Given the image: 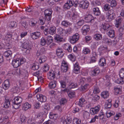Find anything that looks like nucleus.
<instances>
[{
  "label": "nucleus",
  "mask_w": 124,
  "mask_h": 124,
  "mask_svg": "<svg viewBox=\"0 0 124 124\" xmlns=\"http://www.w3.org/2000/svg\"><path fill=\"white\" fill-rule=\"evenodd\" d=\"M22 98L20 97L17 96L15 97L11 101L13 107L16 109H18L20 106V103L23 101Z\"/></svg>",
  "instance_id": "1"
},
{
  "label": "nucleus",
  "mask_w": 124,
  "mask_h": 124,
  "mask_svg": "<svg viewBox=\"0 0 124 124\" xmlns=\"http://www.w3.org/2000/svg\"><path fill=\"white\" fill-rule=\"evenodd\" d=\"M26 59L23 58H17L16 59L13 60L12 64L15 68H16L22 64L24 63Z\"/></svg>",
  "instance_id": "2"
},
{
  "label": "nucleus",
  "mask_w": 124,
  "mask_h": 124,
  "mask_svg": "<svg viewBox=\"0 0 124 124\" xmlns=\"http://www.w3.org/2000/svg\"><path fill=\"white\" fill-rule=\"evenodd\" d=\"M89 5V2L87 0L81 1L79 4V7L84 9H87Z\"/></svg>",
  "instance_id": "3"
},
{
  "label": "nucleus",
  "mask_w": 124,
  "mask_h": 124,
  "mask_svg": "<svg viewBox=\"0 0 124 124\" xmlns=\"http://www.w3.org/2000/svg\"><path fill=\"white\" fill-rule=\"evenodd\" d=\"M79 38V36L78 33H76L74 35L70 38V42L71 43L73 44L77 41Z\"/></svg>",
  "instance_id": "4"
},
{
  "label": "nucleus",
  "mask_w": 124,
  "mask_h": 124,
  "mask_svg": "<svg viewBox=\"0 0 124 124\" xmlns=\"http://www.w3.org/2000/svg\"><path fill=\"white\" fill-rule=\"evenodd\" d=\"M64 53L63 49L61 47H58L56 50V54L59 58H61L64 55Z\"/></svg>",
  "instance_id": "5"
},
{
  "label": "nucleus",
  "mask_w": 124,
  "mask_h": 124,
  "mask_svg": "<svg viewBox=\"0 0 124 124\" xmlns=\"http://www.w3.org/2000/svg\"><path fill=\"white\" fill-rule=\"evenodd\" d=\"M23 47L25 49H26L25 52L26 53H28L30 51V49H31L29 42L27 40L24 42L23 45Z\"/></svg>",
  "instance_id": "6"
},
{
  "label": "nucleus",
  "mask_w": 124,
  "mask_h": 124,
  "mask_svg": "<svg viewBox=\"0 0 124 124\" xmlns=\"http://www.w3.org/2000/svg\"><path fill=\"white\" fill-rule=\"evenodd\" d=\"M90 30V26L89 25H84L82 27V33L84 35H86L87 33Z\"/></svg>",
  "instance_id": "7"
},
{
  "label": "nucleus",
  "mask_w": 124,
  "mask_h": 124,
  "mask_svg": "<svg viewBox=\"0 0 124 124\" xmlns=\"http://www.w3.org/2000/svg\"><path fill=\"white\" fill-rule=\"evenodd\" d=\"M36 96L38 100L41 102H45L46 101V96L42 94H38Z\"/></svg>",
  "instance_id": "8"
},
{
  "label": "nucleus",
  "mask_w": 124,
  "mask_h": 124,
  "mask_svg": "<svg viewBox=\"0 0 124 124\" xmlns=\"http://www.w3.org/2000/svg\"><path fill=\"white\" fill-rule=\"evenodd\" d=\"M100 109V106L98 105L94 108H92L90 110V112L92 115H94L98 113Z\"/></svg>",
  "instance_id": "9"
},
{
  "label": "nucleus",
  "mask_w": 124,
  "mask_h": 124,
  "mask_svg": "<svg viewBox=\"0 0 124 124\" xmlns=\"http://www.w3.org/2000/svg\"><path fill=\"white\" fill-rule=\"evenodd\" d=\"M61 70L63 72H66L68 69V67L67 63L65 62H62L61 66Z\"/></svg>",
  "instance_id": "10"
},
{
  "label": "nucleus",
  "mask_w": 124,
  "mask_h": 124,
  "mask_svg": "<svg viewBox=\"0 0 124 124\" xmlns=\"http://www.w3.org/2000/svg\"><path fill=\"white\" fill-rule=\"evenodd\" d=\"M40 33L39 32L36 31L31 33V35L32 39H37L40 36Z\"/></svg>",
  "instance_id": "11"
},
{
  "label": "nucleus",
  "mask_w": 124,
  "mask_h": 124,
  "mask_svg": "<svg viewBox=\"0 0 124 124\" xmlns=\"http://www.w3.org/2000/svg\"><path fill=\"white\" fill-rule=\"evenodd\" d=\"M77 86L76 84H75L73 83H71L68 86L67 88H65L63 90L64 92H69V89H70L72 88H74L76 87Z\"/></svg>",
  "instance_id": "12"
},
{
  "label": "nucleus",
  "mask_w": 124,
  "mask_h": 124,
  "mask_svg": "<svg viewBox=\"0 0 124 124\" xmlns=\"http://www.w3.org/2000/svg\"><path fill=\"white\" fill-rule=\"evenodd\" d=\"M100 72V70L98 68H95L94 70H92L91 73L92 76H95L98 75Z\"/></svg>",
  "instance_id": "13"
},
{
  "label": "nucleus",
  "mask_w": 124,
  "mask_h": 124,
  "mask_svg": "<svg viewBox=\"0 0 124 124\" xmlns=\"http://www.w3.org/2000/svg\"><path fill=\"white\" fill-rule=\"evenodd\" d=\"M10 85L9 80L8 79L5 80L2 84L3 87L5 89H8Z\"/></svg>",
  "instance_id": "14"
},
{
  "label": "nucleus",
  "mask_w": 124,
  "mask_h": 124,
  "mask_svg": "<svg viewBox=\"0 0 124 124\" xmlns=\"http://www.w3.org/2000/svg\"><path fill=\"white\" fill-rule=\"evenodd\" d=\"M54 40L57 42L59 43L62 41L64 39L62 36L56 34L55 35Z\"/></svg>",
  "instance_id": "15"
},
{
  "label": "nucleus",
  "mask_w": 124,
  "mask_h": 124,
  "mask_svg": "<svg viewBox=\"0 0 124 124\" xmlns=\"http://www.w3.org/2000/svg\"><path fill=\"white\" fill-rule=\"evenodd\" d=\"M55 74L53 71L49 72L48 74V78L50 79H53L55 78Z\"/></svg>",
  "instance_id": "16"
},
{
  "label": "nucleus",
  "mask_w": 124,
  "mask_h": 124,
  "mask_svg": "<svg viewBox=\"0 0 124 124\" xmlns=\"http://www.w3.org/2000/svg\"><path fill=\"white\" fill-rule=\"evenodd\" d=\"M99 64L101 66L103 67L105 66L106 64L105 59L104 58H101L99 60Z\"/></svg>",
  "instance_id": "17"
},
{
  "label": "nucleus",
  "mask_w": 124,
  "mask_h": 124,
  "mask_svg": "<svg viewBox=\"0 0 124 124\" xmlns=\"http://www.w3.org/2000/svg\"><path fill=\"white\" fill-rule=\"evenodd\" d=\"M9 100L5 99V102L3 104L4 107L6 108H8L10 106V102H11L12 100L10 101Z\"/></svg>",
  "instance_id": "18"
},
{
  "label": "nucleus",
  "mask_w": 124,
  "mask_h": 124,
  "mask_svg": "<svg viewBox=\"0 0 124 124\" xmlns=\"http://www.w3.org/2000/svg\"><path fill=\"white\" fill-rule=\"evenodd\" d=\"M56 28L55 27H51L49 29L48 32L49 34L53 35L56 33Z\"/></svg>",
  "instance_id": "19"
},
{
  "label": "nucleus",
  "mask_w": 124,
  "mask_h": 124,
  "mask_svg": "<svg viewBox=\"0 0 124 124\" xmlns=\"http://www.w3.org/2000/svg\"><path fill=\"white\" fill-rule=\"evenodd\" d=\"M46 38L47 45L50 44L53 41V38L51 36H47L46 37Z\"/></svg>",
  "instance_id": "20"
},
{
  "label": "nucleus",
  "mask_w": 124,
  "mask_h": 124,
  "mask_svg": "<svg viewBox=\"0 0 124 124\" xmlns=\"http://www.w3.org/2000/svg\"><path fill=\"white\" fill-rule=\"evenodd\" d=\"M31 107V105L28 103L27 102L23 104L22 108L23 109L26 110L30 108Z\"/></svg>",
  "instance_id": "21"
},
{
  "label": "nucleus",
  "mask_w": 124,
  "mask_h": 124,
  "mask_svg": "<svg viewBox=\"0 0 124 124\" xmlns=\"http://www.w3.org/2000/svg\"><path fill=\"white\" fill-rule=\"evenodd\" d=\"M69 82V81L68 80V78H65V81L62 80L60 82L61 87L62 88H65L66 86L65 82Z\"/></svg>",
  "instance_id": "22"
},
{
  "label": "nucleus",
  "mask_w": 124,
  "mask_h": 124,
  "mask_svg": "<svg viewBox=\"0 0 124 124\" xmlns=\"http://www.w3.org/2000/svg\"><path fill=\"white\" fill-rule=\"evenodd\" d=\"M93 38L96 40L99 41L102 39V35L101 34H96L94 35Z\"/></svg>",
  "instance_id": "23"
},
{
  "label": "nucleus",
  "mask_w": 124,
  "mask_h": 124,
  "mask_svg": "<svg viewBox=\"0 0 124 124\" xmlns=\"http://www.w3.org/2000/svg\"><path fill=\"white\" fill-rule=\"evenodd\" d=\"M79 67L78 66V63H76L74 65V72L75 73H78V72H79Z\"/></svg>",
  "instance_id": "24"
},
{
  "label": "nucleus",
  "mask_w": 124,
  "mask_h": 124,
  "mask_svg": "<svg viewBox=\"0 0 124 124\" xmlns=\"http://www.w3.org/2000/svg\"><path fill=\"white\" fill-rule=\"evenodd\" d=\"M56 81H54L50 82L49 84V86L50 88L51 89L54 88L56 86Z\"/></svg>",
  "instance_id": "25"
},
{
  "label": "nucleus",
  "mask_w": 124,
  "mask_h": 124,
  "mask_svg": "<svg viewBox=\"0 0 124 124\" xmlns=\"http://www.w3.org/2000/svg\"><path fill=\"white\" fill-rule=\"evenodd\" d=\"M85 99L83 98H81L79 99V102L78 103V104L81 107H83L84 105V102H85Z\"/></svg>",
  "instance_id": "26"
},
{
  "label": "nucleus",
  "mask_w": 124,
  "mask_h": 124,
  "mask_svg": "<svg viewBox=\"0 0 124 124\" xmlns=\"http://www.w3.org/2000/svg\"><path fill=\"white\" fill-rule=\"evenodd\" d=\"M109 93L107 91L103 92L101 93V96L104 99H106L108 97Z\"/></svg>",
  "instance_id": "27"
},
{
  "label": "nucleus",
  "mask_w": 124,
  "mask_h": 124,
  "mask_svg": "<svg viewBox=\"0 0 124 124\" xmlns=\"http://www.w3.org/2000/svg\"><path fill=\"white\" fill-rule=\"evenodd\" d=\"M110 28V25L108 24H102L101 25V28L103 29L105 31H108Z\"/></svg>",
  "instance_id": "28"
},
{
  "label": "nucleus",
  "mask_w": 124,
  "mask_h": 124,
  "mask_svg": "<svg viewBox=\"0 0 124 124\" xmlns=\"http://www.w3.org/2000/svg\"><path fill=\"white\" fill-rule=\"evenodd\" d=\"M58 117L57 115L56 114H53L52 113H50L49 114V118L54 120H55Z\"/></svg>",
  "instance_id": "29"
},
{
  "label": "nucleus",
  "mask_w": 124,
  "mask_h": 124,
  "mask_svg": "<svg viewBox=\"0 0 124 124\" xmlns=\"http://www.w3.org/2000/svg\"><path fill=\"white\" fill-rule=\"evenodd\" d=\"M52 10L51 9H48L45 10L44 12L45 15L52 16Z\"/></svg>",
  "instance_id": "30"
},
{
  "label": "nucleus",
  "mask_w": 124,
  "mask_h": 124,
  "mask_svg": "<svg viewBox=\"0 0 124 124\" xmlns=\"http://www.w3.org/2000/svg\"><path fill=\"white\" fill-rule=\"evenodd\" d=\"M12 55V52L10 50H8L5 51L4 53V56L6 57H8L11 56Z\"/></svg>",
  "instance_id": "31"
},
{
  "label": "nucleus",
  "mask_w": 124,
  "mask_h": 124,
  "mask_svg": "<svg viewBox=\"0 0 124 124\" xmlns=\"http://www.w3.org/2000/svg\"><path fill=\"white\" fill-rule=\"evenodd\" d=\"M114 94L116 95H117L121 93V90L120 88L114 87Z\"/></svg>",
  "instance_id": "32"
},
{
  "label": "nucleus",
  "mask_w": 124,
  "mask_h": 124,
  "mask_svg": "<svg viewBox=\"0 0 124 124\" xmlns=\"http://www.w3.org/2000/svg\"><path fill=\"white\" fill-rule=\"evenodd\" d=\"M108 34L110 38H113L115 36L114 31L112 29L110 30L108 33Z\"/></svg>",
  "instance_id": "33"
},
{
  "label": "nucleus",
  "mask_w": 124,
  "mask_h": 124,
  "mask_svg": "<svg viewBox=\"0 0 124 124\" xmlns=\"http://www.w3.org/2000/svg\"><path fill=\"white\" fill-rule=\"evenodd\" d=\"M85 20L89 21L91 22L92 20H94V18L92 15H88L85 17Z\"/></svg>",
  "instance_id": "34"
},
{
  "label": "nucleus",
  "mask_w": 124,
  "mask_h": 124,
  "mask_svg": "<svg viewBox=\"0 0 124 124\" xmlns=\"http://www.w3.org/2000/svg\"><path fill=\"white\" fill-rule=\"evenodd\" d=\"M100 92V89L98 86L96 85L94 86L93 93H94L97 94L99 93Z\"/></svg>",
  "instance_id": "35"
},
{
  "label": "nucleus",
  "mask_w": 124,
  "mask_h": 124,
  "mask_svg": "<svg viewBox=\"0 0 124 124\" xmlns=\"http://www.w3.org/2000/svg\"><path fill=\"white\" fill-rule=\"evenodd\" d=\"M46 22V20H45L44 18H39L38 20V23L39 24L41 25H42L44 24Z\"/></svg>",
  "instance_id": "36"
},
{
  "label": "nucleus",
  "mask_w": 124,
  "mask_h": 124,
  "mask_svg": "<svg viewBox=\"0 0 124 124\" xmlns=\"http://www.w3.org/2000/svg\"><path fill=\"white\" fill-rule=\"evenodd\" d=\"M40 44L42 46H45L47 44L46 40L44 38L42 37L40 41Z\"/></svg>",
  "instance_id": "37"
},
{
  "label": "nucleus",
  "mask_w": 124,
  "mask_h": 124,
  "mask_svg": "<svg viewBox=\"0 0 124 124\" xmlns=\"http://www.w3.org/2000/svg\"><path fill=\"white\" fill-rule=\"evenodd\" d=\"M46 60V58L45 56H42L39 58V62L40 64H41L45 61Z\"/></svg>",
  "instance_id": "38"
},
{
  "label": "nucleus",
  "mask_w": 124,
  "mask_h": 124,
  "mask_svg": "<svg viewBox=\"0 0 124 124\" xmlns=\"http://www.w3.org/2000/svg\"><path fill=\"white\" fill-rule=\"evenodd\" d=\"M61 24L64 26L68 27L70 25V23L67 21H63L62 22Z\"/></svg>",
  "instance_id": "39"
},
{
  "label": "nucleus",
  "mask_w": 124,
  "mask_h": 124,
  "mask_svg": "<svg viewBox=\"0 0 124 124\" xmlns=\"http://www.w3.org/2000/svg\"><path fill=\"white\" fill-rule=\"evenodd\" d=\"M73 122L74 124H80L81 123V120L78 118H75L73 120Z\"/></svg>",
  "instance_id": "40"
},
{
  "label": "nucleus",
  "mask_w": 124,
  "mask_h": 124,
  "mask_svg": "<svg viewBox=\"0 0 124 124\" xmlns=\"http://www.w3.org/2000/svg\"><path fill=\"white\" fill-rule=\"evenodd\" d=\"M122 20V19L121 18H119L116 20V24L115 25V26L116 27H118L120 25Z\"/></svg>",
  "instance_id": "41"
},
{
  "label": "nucleus",
  "mask_w": 124,
  "mask_h": 124,
  "mask_svg": "<svg viewBox=\"0 0 124 124\" xmlns=\"http://www.w3.org/2000/svg\"><path fill=\"white\" fill-rule=\"evenodd\" d=\"M71 121L72 119L68 118L64 120L63 122L64 124H70Z\"/></svg>",
  "instance_id": "42"
},
{
  "label": "nucleus",
  "mask_w": 124,
  "mask_h": 124,
  "mask_svg": "<svg viewBox=\"0 0 124 124\" xmlns=\"http://www.w3.org/2000/svg\"><path fill=\"white\" fill-rule=\"evenodd\" d=\"M119 75L122 79H124V69H122L119 73Z\"/></svg>",
  "instance_id": "43"
},
{
  "label": "nucleus",
  "mask_w": 124,
  "mask_h": 124,
  "mask_svg": "<svg viewBox=\"0 0 124 124\" xmlns=\"http://www.w3.org/2000/svg\"><path fill=\"white\" fill-rule=\"evenodd\" d=\"M89 86V85L88 84H85V85H81V88L82 90L84 91L85 90L88 89Z\"/></svg>",
  "instance_id": "44"
},
{
  "label": "nucleus",
  "mask_w": 124,
  "mask_h": 124,
  "mask_svg": "<svg viewBox=\"0 0 124 124\" xmlns=\"http://www.w3.org/2000/svg\"><path fill=\"white\" fill-rule=\"evenodd\" d=\"M66 99L64 98H61L60 101V104L61 105H63L64 104L67 103Z\"/></svg>",
  "instance_id": "45"
},
{
  "label": "nucleus",
  "mask_w": 124,
  "mask_h": 124,
  "mask_svg": "<svg viewBox=\"0 0 124 124\" xmlns=\"http://www.w3.org/2000/svg\"><path fill=\"white\" fill-rule=\"evenodd\" d=\"M108 101V102L107 103H106L105 105V108H110L111 107L112 104L111 102V101L110 100H109Z\"/></svg>",
  "instance_id": "46"
},
{
  "label": "nucleus",
  "mask_w": 124,
  "mask_h": 124,
  "mask_svg": "<svg viewBox=\"0 0 124 124\" xmlns=\"http://www.w3.org/2000/svg\"><path fill=\"white\" fill-rule=\"evenodd\" d=\"M84 20L83 19L80 20L77 22V24L79 26H82L84 24Z\"/></svg>",
  "instance_id": "47"
},
{
  "label": "nucleus",
  "mask_w": 124,
  "mask_h": 124,
  "mask_svg": "<svg viewBox=\"0 0 124 124\" xmlns=\"http://www.w3.org/2000/svg\"><path fill=\"white\" fill-rule=\"evenodd\" d=\"M90 50L89 49L87 48H84L83 50V53L84 54H86L90 53Z\"/></svg>",
  "instance_id": "48"
},
{
  "label": "nucleus",
  "mask_w": 124,
  "mask_h": 124,
  "mask_svg": "<svg viewBox=\"0 0 124 124\" xmlns=\"http://www.w3.org/2000/svg\"><path fill=\"white\" fill-rule=\"evenodd\" d=\"M90 116V114L89 112L85 111L84 113L83 116L84 118L87 119L89 118Z\"/></svg>",
  "instance_id": "49"
},
{
  "label": "nucleus",
  "mask_w": 124,
  "mask_h": 124,
  "mask_svg": "<svg viewBox=\"0 0 124 124\" xmlns=\"http://www.w3.org/2000/svg\"><path fill=\"white\" fill-rule=\"evenodd\" d=\"M104 113L101 110V111L100 113L99 114L98 116L100 117V119L101 120H103L104 119H105V118L104 117Z\"/></svg>",
  "instance_id": "50"
},
{
  "label": "nucleus",
  "mask_w": 124,
  "mask_h": 124,
  "mask_svg": "<svg viewBox=\"0 0 124 124\" xmlns=\"http://www.w3.org/2000/svg\"><path fill=\"white\" fill-rule=\"evenodd\" d=\"M68 93L69 97L70 98H72L75 96V93L73 91L69 92Z\"/></svg>",
  "instance_id": "51"
},
{
  "label": "nucleus",
  "mask_w": 124,
  "mask_h": 124,
  "mask_svg": "<svg viewBox=\"0 0 124 124\" xmlns=\"http://www.w3.org/2000/svg\"><path fill=\"white\" fill-rule=\"evenodd\" d=\"M115 114V113L113 112L112 113L111 112H108V111L106 112V114L107 117H109L112 116H113Z\"/></svg>",
  "instance_id": "52"
},
{
  "label": "nucleus",
  "mask_w": 124,
  "mask_h": 124,
  "mask_svg": "<svg viewBox=\"0 0 124 124\" xmlns=\"http://www.w3.org/2000/svg\"><path fill=\"white\" fill-rule=\"evenodd\" d=\"M110 3V5L112 8L115 7L117 5L116 2L115 0H113Z\"/></svg>",
  "instance_id": "53"
},
{
  "label": "nucleus",
  "mask_w": 124,
  "mask_h": 124,
  "mask_svg": "<svg viewBox=\"0 0 124 124\" xmlns=\"http://www.w3.org/2000/svg\"><path fill=\"white\" fill-rule=\"evenodd\" d=\"M21 24L25 29L27 28L28 27V24L26 21H23L21 23Z\"/></svg>",
  "instance_id": "54"
},
{
  "label": "nucleus",
  "mask_w": 124,
  "mask_h": 124,
  "mask_svg": "<svg viewBox=\"0 0 124 124\" xmlns=\"http://www.w3.org/2000/svg\"><path fill=\"white\" fill-rule=\"evenodd\" d=\"M115 14H113L110 15H108V19H109L110 20H111L115 18Z\"/></svg>",
  "instance_id": "55"
},
{
  "label": "nucleus",
  "mask_w": 124,
  "mask_h": 124,
  "mask_svg": "<svg viewBox=\"0 0 124 124\" xmlns=\"http://www.w3.org/2000/svg\"><path fill=\"white\" fill-rule=\"evenodd\" d=\"M104 8L105 11L108 10L110 9V6L109 5L106 4L104 6Z\"/></svg>",
  "instance_id": "56"
},
{
  "label": "nucleus",
  "mask_w": 124,
  "mask_h": 124,
  "mask_svg": "<svg viewBox=\"0 0 124 124\" xmlns=\"http://www.w3.org/2000/svg\"><path fill=\"white\" fill-rule=\"evenodd\" d=\"M44 19L45 20H47V21H49L51 20V17L52 16L49 15H45Z\"/></svg>",
  "instance_id": "57"
},
{
  "label": "nucleus",
  "mask_w": 124,
  "mask_h": 124,
  "mask_svg": "<svg viewBox=\"0 0 124 124\" xmlns=\"http://www.w3.org/2000/svg\"><path fill=\"white\" fill-rule=\"evenodd\" d=\"M20 120L22 122H25L26 120V118L25 116L22 115L20 117Z\"/></svg>",
  "instance_id": "58"
},
{
  "label": "nucleus",
  "mask_w": 124,
  "mask_h": 124,
  "mask_svg": "<svg viewBox=\"0 0 124 124\" xmlns=\"http://www.w3.org/2000/svg\"><path fill=\"white\" fill-rule=\"evenodd\" d=\"M104 41L106 43H107L108 44H111L112 43L111 40L107 38H105Z\"/></svg>",
  "instance_id": "59"
},
{
  "label": "nucleus",
  "mask_w": 124,
  "mask_h": 124,
  "mask_svg": "<svg viewBox=\"0 0 124 124\" xmlns=\"http://www.w3.org/2000/svg\"><path fill=\"white\" fill-rule=\"evenodd\" d=\"M12 37V35L10 34H7L6 35L4 38L5 39L7 40L8 39H10Z\"/></svg>",
  "instance_id": "60"
},
{
  "label": "nucleus",
  "mask_w": 124,
  "mask_h": 124,
  "mask_svg": "<svg viewBox=\"0 0 124 124\" xmlns=\"http://www.w3.org/2000/svg\"><path fill=\"white\" fill-rule=\"evenodd\" d=\"M59 32L60 34H62L64 33H66V31L63 29L62 28L59 29Z\"/></svg>",
  "instance_id": "61"
},
{
  "label": "nucleus",
  "mask_w": 124,
  "mask_h": 124,
  "mask_svg": "<svg viewBox=\"0 0 124 124\" xmlns=\"http://www.w3.org/2000/svg\"><path fill=\"white\" fill-rule=\"evenodd\" d=\"M92 39L91 36H86L85 37V41L87 43L91 40Z\"/></svg>",
  "instance_id": "62"
},
{
  "label": "nucleus",
  "mask_w": 124,
  "mask_h": 124,
  "mask_svg": "<svg viewBox=\"0 0 124 124\" xmlns=\"http://www.w3.org/2000/svg\"><path fill=\"white\" fill-rule=\"evenodd\" d=\"M10 25L11 27H15L16 26L17 23L15 21H12L11 22Z\"/></svg>",
  "instance_id": "63"
},
{
  "label": "nucleus",
  "mask_w": 124,
  "mask_h": 124,
  "mask_svg": "<svg viewBox=\"0 0 124 124\" xmlns=\"http://www.w3.org/2000/svg\"><path fill=\"white\" fill-rule=\"evenodd\" d=\"M46 49L44 48H41L40 52V54H44L46 52Z\"/></svg>",
  "instance_id": "64"
}]
</instances>
